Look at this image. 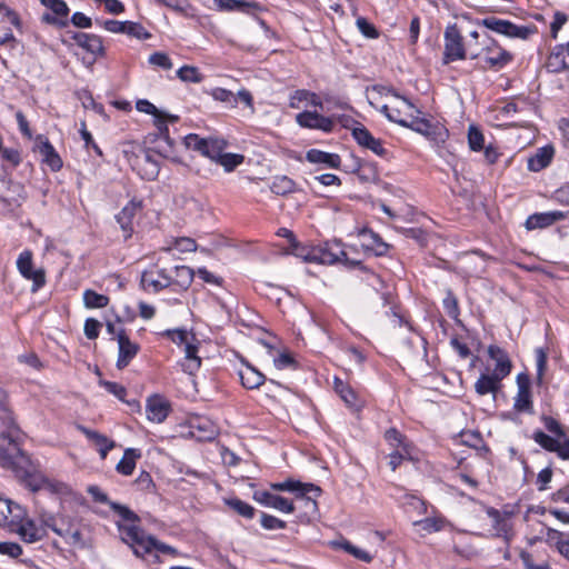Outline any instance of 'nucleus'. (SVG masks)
<instances>
[{"mask_svg": "<svg viewBox=\"0 0 569 569\" xmlns=\"http://www.w3.org/2000/svg\"><path fill=\"white\" fill-rule=\"evenodd\" d=\"M0 466L11 470L32 491L39 490L44 483L39 466L20 449V443H9L7 448L0 446Z\"/></svg>", "mask_w": 569, "mask_h": 569, "instance_id": "nucleus-1", "label": "nucleus"}, {"mask_svg": "<svg viewBox=\"0 0 569 569\" xmlns=\"http://www.w3.org/2000/svg\"><path fill=\"white\" fill-rule=\"evenodd\" d=\"M120 537L137 557L143 558L147 561L157 562L159 560V552L177 555L174 548L157 541L151 536H147L137 526H120Z\"/></svg>", "mask_w": 569, "mask_h": 569, "instance_id": "nucleus-2", "label": "nucleus"}, {"mask_svg": "<svg viewBox=\"0 0 569 569\" xmlns=\"http://www.w3.org/2000/svg\"><path fill=\"white\" fill-rule=\"evenodd\" d=\"M541 420L551 435L536 430L532 435L535 442L545 450L556 453L561 460H569V435L566 428L550 416H542Z\"/></svg>", "mask_w": 569, "mask_h": 569, "instance_id": "nucleus-3", "label": "nucleus"}, {"mask_svg": "<svg viewBox=\"0 0 569 569\" xmlns=\"http://www.w3.org/2000/svg\"><path fill=\"white\" fill-rule=\"evenodd\" d=\"M0 438L8 440V445L20 443L23 438L3 390H0Z\"/></svg>", "mask_w": 569, "mask_h": 569, "instance_id": "nucleus-4", "label": "nucleus"}, {"mask_svg": "<svg viewBox=\"0 0 569 569\" xmlns=\"http://www.w3.org/2000/svg\"><path fill=\"white\" fill-rule=\"evenodd\" d=\"M187 148L192 146L193 150L201 156L209 158L213 162L223 167L230 172L241 164L244 157L240 153L226 152L221 144H184Z\"/></svg>", "mask_w": 569, "mask_h": 569, "instance_id": "nucleus-5", "label": "nucleus"}, {"mask_svg": "<svg viewBox=\"0 0 569 569\" xmlns=\"http://www.w3.org/2000/svg\"><path fill=\"white\" fill-rule=\"evenodd\" d=\"M139 151L134 153L133 159H129L132 167L138 170L139 174L146 180H153L158 177L160 170V159L157 150L144 148L138 144Z\"/></svg>", "mask_w": 569, "mask_h": 569, "instance_id": "nucleus-6", "label": "nucleus"}, {"mask_svg": "<svg viewBox=\"0 0 569 569\" xmlns=\"http://www.w3.org/2000/svg\"><path fill=\"white\" fill-rule=\"evenodd\" d=\"M478 24L486 27L487 29L515 39H527L530 34L536 31V27L518 26L513 22L496 17H487L478 22Z\"/></svg>", "mask_w": 569, "mask_h": 569, "instance_id": "nucleus-7", "label": "nucleus"}, {"mask_svg": "<svg viewBox=\"0 0 569 569\" xmlns=\"http://www.w3.org/2000/svg\"><path fill=\"white\" fill-rule=\"evenodd\" d=\"M17 523L11 525L9 531L17 533L26 543H34L42 540L47 536L44 527L37 525L32 519L28 518L26 509L21 508V515Z\"/></svg>", "mask_w": 569, "mask_h": 569, "instance_id": "nucleus-8", "label": "nucleus"}, {"mask_svg": "<svg viewBox=\"0 0 569 569\" xmlns=\"http://www.w3.org/2000/svg\"><path fill=\"white\" fill-rule=\"evenodd\" d=\"M466 58L463 39L456 24L448 26L445 30L443 62L450 63Z\"/></svg>", "mask_w": 569, "mask_h": 569, "instance_id": "nucleus-9", "label": "nucleus"}, {"mask_svg": "<svg viewBox=\"0 0 569 569\" xmlns=\"http://www.w3.org/2000/svg\"><path fill=\"white\" fill-rule=\"evenodd\" d=\"M49 12L41 16L43 23L54 26L57 28H66L69 24L70 9L64 0H40Z\"/></svg>", "mask_w": 569, "mask_h": 569, "instance_id": "nucleus-10", "label": "nucleus"}, {"mask_svg": "<svg viewBox=\"0 0 569 569\" xmlns=\"http://www.w3.org/2000/svg\"><path fill=\"white\" fill-rule=\"evenodd\" d=\"M271 489L276 491H289L295 492L296 497L299 499H305L307 505H312L316 507V500L313 497H318L320 495V488L312 483H302L298 480L288 479L282 482L271 483Z\"/></svg>", "mask_w": 569, "mask_h": 569, "instance_id": "nucleus-11", "label": "nucleus"}, {"mask_svg": "<svg viewBox=\"0 0 569 569\" xmlns=\"http://www.w3.org/2000/svg\"><path fill=\"white\" fill-rule=\"evenodd\" d=\"M17 268L21 276L32 281V292L38 291L46 283V273L43 269L33 270L32 252L22 251L17 259Z\"/></svg>", "mask_w": 569, "mask_h": 569, "instance_id": "nucleus-12", "label": "nucleus"}, {"mask_svg": "<svg viewBox=\"0 0 569 569\" xmlns=\"http://www.w3.org/2000/svg\"><path fill=\"white\" fill-rule=\"evenodd\" d=\"M296 122L306 129L319 130L325 133H330L335 130V118L323 116L317 110H305L296 116Z\"/></svg>", "mask_w": 569, "mask_h": 569, "instance_id": "nucleus-13", "label": "nucleus"}, {"mask_svg": "<svg viewBox=\"0 0 569 569\" xmlns=\"http://www.w3.org/2000/svg\"><path fill=\"white\" fill-rule=\"evenodd\" d=\"M513 56L499 46L495 40L490 46L482 49V60L487 68L499 71L509 64Z\"/></svg>", "mask_w": 569, "mask_h": 569, "instance_id": "nucleus-14", "label": "nucleus"}, {"mask_svg": "<svg viewBox=\"0 0 569 569\" xmlns=\"http://www.w3.org/2000/svg\"><path fill=\"white\" fill-rule=\"evenodd\" d=\"M392 96L395 100L390 103V113H388V119L401 126H407L409 123V119L412 118V113L418 112V110L408 99L395 92Z\"/></svg>", "mask_w": 569, "mask_h": 569, "instance_id": "nucleus-15", "label": "nucleus"}, {"mask_svg": "<svg viewBox=\"0 0 569 569\" xmlns=\"http://www.w3.org/2000/svg\"><path fill=\"white\" fill-rule=\"evenodd\" d=\"M518 391L515 397L513 408L518 412H532V399L530 391V379L525 373L517 376Z\"/></svg>", "mask_w": 569, "mask_h": 569, "instance_id": "nucleus-16", "label": "nucleus"}, {"mask_svg": "<svg viewBox=\"0 0 569 569\" xmlns=\"http://www.w3.org/2000/svg\"><path fill=\"white\" fill-rule=\"evenodd\" d=\"M141 201L131 200L126 204L122 210L116 216L117 222L123 232L124 240L129 239L133 233V220L136 216L141 211Z\"/></svg>", "mask_w": 569, "mask_h": 569, "instance_id": "nucleus-17", "label": "nucleus"}, {"mask_svg": "<svg viewBox=\"0 0 569 569\" xmlns=\"http://www.w3.org/2000/svg\"><path fill=\"white\" fill-rule=\"evenodd\" d=\"M253 499L262 506L273 508L283 513H292L295 511L292 501L266 490L254 491Z\"/></svg>", "mask_w": 569, "mask_h": 569, "instance_id": "nucleus-18", "label": "nucleus"}, {"mask_svg": "<svg viewBox=\"0 0 569 569\" xmlns=\"http://www.w3.org/2000/svg\"><path fill=\"white\" fill-rule=\"evenodd\" d=\"M117 341L119 348L117 368L123 369L137 356L139 351V346L129 339L123 329L118 331Z\"/></svg>", "mask_w": 569, "mask_h": 569, "instance_id": "nucleus-19", "label": "nucleus"}, {"mask_svg": "<svg viewBox=\"0 0 569 569\" xmlns=\"http://www.w3.org/2000/svg\"><path fill=\"white\" fill-rule=\"evenodd\" d=\"M488 355L495 361L493 369H490L491 372L503 379L510 375L512 363L508 353L502 348L491 345L488 347Z\"/></svg>", "mask_w": 569, "mask_h": 569, "instance_id": "nucleus-20", "label": "nucleus"}, {"mask_svg": "<svg viewBox=\"0 0 569 569\" xmlns=\"http://www.w3.org/2000/svg\"><path fill=\"white\" fill-rule=\"evenodd\" d=\"M146 411L150 421L161 423L166 420L170 412V405L161 396L156 395L148 398Z\"/></svg>", "mask_w": 569, "mask_h": 569, "instance_id": "nucleus-21", "label": "nucleus"}, {"mask_svg": "<svg viewBox=\"0 0 569 569\" xmlns=\"http://www.w3.org/2000/svg\"><path fill=\"white\" fill-rule=\"evenodd\" d=\"M71 38L79 47L94 57H101L104 54V47L100 36L86 32H74Z\"/></svg>", "mask_w": 569, "mask_h": 569, "instance_id": "nucleus-22", "label": "nucleus"}, {"mask_svg": "<svg viewBox=\"0 0 569 569\" xmlns=\"http://www.w3.org/2000/svg\"><path fill=\"white\" fill-rule=\"evenodd\" d=\"M289 107L292 109H301L303 107L323 109V101L316 92L299 89L290 94Z\"/></svg>", "mask_w": 569, "mask_h": 569, "instance_id": "nucleus-23", "label": "nucleus"}, {"mask_svg": "<svg viewBox=\"0 0 569 569\" xmlns=\"http://www.w3.org/2000/svg\"><path fill=\"white\" fill-rule=\"evenodd\" d=\"M321 261L325 263L343 262L352 267L360 266V261L349 260L340 241L327 242L322 251Z\"/></svg>", "mask_w": 569, "mask_h": 569, "instance_id": "nucleus-24", "label": "nucleus"}, {"mask_svg": "<svg viewBox=\"0 0 569 569\" xmlns=\"http://www.w3.org/2000/svg\"><path fill=\"white\" fill-rule=\"evenodd\" d=\"M503 378L490 371L487 368V371L481 373L480 377L475 382V391L479 396H486L492 393L493 397L501 388V381Z\"/></svg>", "mask_w": 569, "mask_h": 569, "instance_id": "nucleus-25", "label": "nucleus"}, {"mask_svg": "<svg viewBox=\"0 0 569 569\" xmlns=\"http://www.w3.org/2000/svg\"><path fill=\"white\" fill-rule=\"evenodd\" d=\"M547 68L551 72H561L569 69V41L565 44H557L547 60Z\"/></svg>", "mask_w": 569, "mask_h": 569, "instance_id": "nucleus-26", "label": "nucleus"}, {"mask_svg": "<svg viewBox=\"0 0 569 569\" xmlns=\"http://www.w3.org/2000/svg\"><path fill=\"white\" fill-rule=\"evenodd\" d=\"M359 237L361 247L366 251H371L376 256H383L388 252L389 246L371 229H362L359 232Z\"/></svg>", "mask_w": 569, "mask_h": 569, "instance_id": "nucleus-27", "label": "nucleus"}, {"mask_svg": "<svg viewBox=\"0 0 569 569\" xmlns=\"http://www.w3.org/2000/svg\"><path fill=\"white\" fill-rule=\"evenodd\" d=\"M566 214L562 211H549L530 214L526 220V228L528 230L542 229L553 224L557 221L563 220Z\"/></svg>", "mask_w": 569, "mask_h": 569, "instance_id": "nucleus-28", "label": "nucleus"}, {"mask_svg": "<svg viewBox=\"0 0 569 569\" xmlns=\"http://www.w3.org/2000/svg\"><path fill=\"white\" fill-rule=\"evenodd\" d=\"M21 506L4 498H0V527L9 530L11 525L17 523L21 515Z\"/></svg>", "mask_w": 569, "mask_h": 569, "instance_id": "nucleus-29", "label": "nucleus"}, {"mask_svg": "<svg viewBox=\"0 0 569 569\" xmlns=\"http://www.w3.org/2000/svg\"><path fill=\"white\" fill-rule=\"evenodd\" d=\"M555 156V149L551 144H545L539 148L536 153L528 159V169L533 172H539L547 168Z\"/></svg>", "mask_w": 569, "mask_h": 569, "instance_id": "nucleus-30", "label": "nucleus"}, {"mask_svg": "<svg viewBox=\"0 0 569 569\" xmlns=\"http://www.w3.org/2000/svg\"><path fill=\"white\" fill-rule=\"evenodd\" d=\"M191 342H188L187 346L183 347L184 351V361L182 362V370L188 375H194L200 366L201 358L198 357V346L194 343L197 340L194 336H191Z\"/></svg>", "mask_w": 569, "mask_h": 569, "instance_id": "nucleus-31", "label": "nucleus"}, {"mask_svg": "<svg viewBox=\"0 0 569 569\" xmlns=\"http://www.w3.org/2000/svg\"><path fill=\"white\" fill-rule=\"evenodd\" d=\"M79 429L97 447L101 459H106L108 452L111 449H113L114 441L110 440L104 435H102L96 430H91L86 427H79Z\"/></svg>", "mask_w": 569, "mask_h": 569, "instance_id": "nucleus-32", "label": "nucleus"}, {"mask_svg": "<svg viewBox=\"0 0 569 569\" xmlns=\"http://www.w3.org/2000/svg\"><path fill=\"white\" fill-rule=\"evenodd\" d=\"M239 378L242 386L247 389L259 388L266 380L264 375L250 365H244V367L239 370Z\"/></svg>", "mask_w": 569, "mask_h": 569, "instance_id": "nucleus-33", "label": "nucleus"}, {"mask_svg": "<svg viewBox=\"0 0 569 569\" xmlns=\"http://www.w3.org/2000/svg\"><path fill=\"white\" fill-rule=\"evenodd\" d=\"M214 8L219 11H238L242 13H250L252 9L258 8L256 2H248L243 0H213Z\"/></svg>", "mask_w": 569, "mask_h": 569, "instance_id": "nucleus-34", "label": "nucleus"}, {"mask_svg": "<svg viewBox=\"0 0 569 569\" xmlns=\"http://www.w3.org/2000/svg\"><path fill=\"white\" fill-rule=\"evenodd\" d=\"M333 388L335 391L339 395L341 400L349 407L353 409H358L360 407L358 396L355 390L348 386L340 378L336 377L333 379Z\"/></svg>", "mask_w": 569, "mask_h": 569, "instance_id": "nucleus-35", "label": "nucleus"}, {"mask_svg": "<svg viewBox=\"0 0 569 569\" xmlns=\"http://www.w3.org/2000/svg\"><path fill=\"white\" fill-rule=\"evenodd\" d=\"M140 457V450L133 448L126 449L123 457L116 466V470L123 476H131Z\"/></svg>", "mask_w": 569, "mask_h": 569, "instance_id": "nucleus-36", "label": "nucleus"}, {"mask_svg": "<svg viewBox=\"0 0 569 569\" xmlns=\"http://www.w3.org/2000/svg\"><path fill=\"white\" fill-rule=\"evenodd\" d=\"M306 158L311 163H321L329 168H338L341 162L337 153H329L317 149L309 150Z\"/></svg>", "mask_w": 569, "mask_h": 569, "instance_id": "nucleus-37", "label": "nucleus"}, {"mask_svg": "<svg viewBox=\"0 0 569 569\" xmlns=\"http://www.w3.org/2000/svg\"><path fill=\"white\" fill-rule=\"evenodd\" d=\"M172 283V278L166 273V270H159L158 278H153L151 273L144 272L141 277L143 288H152L160 291Z\"/></svg>", "mask_w": 569, "mask_h": 569, "instance_id": "nucleus-38", "label": "nucleus"}, {"mask_svg": "<svg viewBox=\"0 0 569 569\" xmlns=\"http://www.w3.org/2000/svg\"><path fill=\"white\" fill-rule=\"evenodd\" d=\"M178 119V116L169 114L163 111H160L156 117H153V123L158 130L159 138L164 142H173L169 134L168 124L177 122Z\"/></svg>", "mask_w": 569, "mask_h": 569, "instance_id": "nucleus-39", "label": "nucleus"}, {"mask_svg": "<svg viewBox=\"0 0 569 569\" xmlns=\"http://www.w3.org/2000/svg\"><path fill=\"white\" fill-rule=\"evenodd\" d=\"M39 152L43 158V162L50 167L52 171H58L62 167V160L56 152L52 144H40Z\"/></svg>", "mask_w": 569, "mask_h": 569, "instance_id": "nucleus-40", "label": "nucleus"}, {"mask_svg": "<svg viewBox=\"0 0 569 569\" xmlns=\"http://www.w3.org/2000/svg\"><path fill=\"white\" fill-rule=\"evenodd\" d=\"M295 189H296L295 181L287 176L274 177L270 184L271 192H273L274 194H278V196L289 194V193L293 192Z\"/></svg>", "mask_w": 569, "mask_h": 569, "instance_id": "nucleus-41", "label": "nucleus"}, {"mask_svg": "<svg viewBox=\"0 0 569 569\" xmlns=\"http://www.w3.org/2000/svg\"><path fill=\"white\" fill-rule=\"evenodd\" d=\"M40 519H41V523H42L41 526L44 527L46 530H47V528H49L58 536L67 537V533L69 532V528H64V523H66L64 517L60 518L61 523H59L58 519L51 513H43V515H41Z\"/></svg>", "mask_w": 569, "mask_h": 569, "instance_id": "nucleus-42", "label": "nucleus"}, {"mask_svg": "<svg viewBox=\"0 0 569 569\" xmlns=\"http://www.w3.org/2000/svg\"><path fill=\"white\" fill-rule=\"evenodd\" d=\"M177 77L188 83H200L203 80V74L194 66L184 64L177 70Z\"/></svg>", "mask_w": 569, "mask_h": 569, "instance_id": "nucleus-43", "label": "nucleus"}, {"mask_svg": "<svg viewBox=\"0 0 569 569\" xmlns=\"http://www.w3.org/2000/svg\"><path fill=\"white\" fill-rule=\"evenodd\" d=\"M83 303L89 309L104 308L109 305V298L88 289L83 292Z\"/></svg>", "mask_w": 569, "mask_h": 569, "instance_id": "nucleus-44", "label": "nucleus"}, {"mask_svg": "<svg viewBox=\"0 0 569 569\" xmlns=\"http://www.w3.org/2000/svg\"><path fill=\"white\" fill-rule=\"evenodd\" d=\"M176 278L172 279V282H176L180 287H189L192 282L194 272L191 268L187 266H176L174 267Z\"/></svg>", "mask_w": 569, "mask_h": 569, "instance_id": "nucleus-45", "label": "nucleus"}, {"mask_svg": "<svg viewBox=\"0 0 569 569\" xmlns=\"http://www.w3.org/2000/svg\"><path fill=\"white\" fill-rule=\"evenodd\" d=\"M469 150L482 153L488 163H495L499 156V152L493 144H469Z\"/></svg>", "mask_w": 569, "mask_h": 569, "instance_id": "nucleus-46", "label": "nucleus"}, {"mask_svg": "<svg viewBox=\"0 0 569 569\" xmlns=\"http://www.w3.org/2000/svg\"><path fill=\"white\" fill-rule=\"evenodd\" d=\"M163 336L168 337L173 343L178 346H187L188 342H191V337L186 329H168L163 333Z\"/></svg>", "mask_w": 569, "mask_h": 569, "instance_id": "nucleus-47", "label": "nucleus"}, {"mask_svg": "<svg viewBox=\"0 0 569 569\" xmlns=\"http://www.w3.org/2000/svg\"><path fill=\"white\" fill-rule=\"evenodd\" d=\"M446 521L441 518H426L415 522V526H419L426 532H437L445 527Z\"/></svg>", "mask_w": 569, "mask_h": 569, "instance_id": "nucleus-48", "label": "nucleus"}, {"mask_svg": "<svg viewBox=\"0 0 569 569\" xmlns=\"http://www.w3.org/2000/svg\"><path fill=\"white\" fill-rule=\"evenodd\" d=\"M124 34L137 38L139 40H147L151 38V34L144 29V27L141 23L133 21H127Z\"/></svg>", "mask_w": 569, "mask_h": 569, "instance_id": "nucleus-49", "label": "nucleus"}, {"mask_svg": "<svg viewBox=\"0 0 569 569\" xmlns=\"http://www.w3.org/2000/svg\"><path fill=\"white\" fill-rule=\"evenodd\" d=\"M228 505L244 518L251 519L254 516V508L240 499H230Z\"/></svg>", "mask_w": 569, "mask_h": 569, "instance_id": "nucleus-50", "label": "nucleus"}, {"mask_svg": "<svg viewBox=\"0 0 569 569\" xmlns=\"http://www.w3.org/2000/svg\"><path fill=\"white\" fill-rule=\"evenodd\" d=\"M411 128L412 130L423 134L429 138L431 134V123L425 119H419L412 114V118L409 119V123L406 126Z\"/></svg>", "mask_w": 569, "mask_h": 569, "instance_id": "nucleus-51", "label": "nucleus"}, {"mask_svg": "<svg viewBox=\"0 0 569 569\" xmlns=\"http://www.w3.org/2000/svg\"><path fill=\"white\" fill-rule=\"evenodd\" d=\"M410 457V446L403 445L402 449H395L389 455V466L391 470H396L397 467L402 462L403 459Z\"/></svg>", "mask_w": 569, "mask_h": 569, "instance_id": "nucleus-52", "label": "nucleus"}, {"mask_svg": "<svg viewBox=\"0 0 569 569\" xmlns=\"http://www.w3.org/2000/svg\"><path fill=\"white\" fill-rule=\"evenodd\" d=\"M488 516L493 520L495 528L498 531V535H507L510 527L508 522L502 518L501 513L493 508H489L487 511Z\"/></svg>", "mask_w": 569, "mask_h": 569, "instance_id": "nucleus-53", "label": "nucleus"}, {"mask_svg": "<svg viewBox=\"0 0 569 569\" xmlns=\"http://www.w3.org/2000/svg\"><path fill=\"white\" fill-rule=\"evenodd\" d=\"M442 305H443V308H445L447 315L450 318H452V319L458 318V316L460 313L458 300L451 291L447 292V296L443 298Z\"/></svg>", "mask_w": 569, "mask_h": 569, "instance_id": "nucleus-54", "label": "nucleus"}, {"mask_svg": "<svg viewBox=\"0 0 569 569\" xmlns=\"http://www.w3.org/2000/svg\"><path fill=\"white\" fill-rule=\"evenodd\" d=\"M100 386H102L109 393L113 395L120 401H126L127 389L122 385L113 381L101 380Z\"/></svg>", "mask_w": 569, "mask_h": 569, "instance_id": "nucleus-55", "label": "nucleus"}, {"mask_svg": "<svg viewBox=\"0 0 569 569\" xmlns=\"http://www.w3.org/2000/svg\"><path fill=\"white\" fill-rule=\"evenodd\" d=\"M149 63L156 67H159L163 70H170L173 67V63L170 57L164 52H153L149 57Z\"/></svg>", "mask_w": 569, "mask_h": 569, "instance_id": "nucleus-56", "label": "nucleus"}, {"mask_svg": "<svg viewBox=\"0 0 569 569\" xmlns=\"http://www.w3.org/2000/svg\"><path fill=\"white\" fill-rule=\"evenodd\" d=\"M110 508L114 512H117L124 521H128L131 523H134L136 521H138V516L126 506H122L117 502H111ZM120 526H122V525L119 523V527ZM131 526H134V525H131Z\"/></svg>", "mask_w": 569, "mask_h": 569, "instance_id": "nucleus-57", "label": "nucleus"}, {"mask_svg": "<svg viewBox=\"0 0 569 569\" xmlns=\"http://www.w3.org/2000/svg\"><path fill=\"white\" fill-rule=\"evenodd\" d=\"M385 439L390 446L395 447V449H402L403 445H408L406 438L396 428L388 429L385 432Z\"/></svg>", "mask_w": 569, "mask_h": 569, "instance_id": "nucleus-58", "label": "nucleus"}, {"mask_svg": "<svg viewBox=\"0 0 569 569\" xmlns=\"http://www.w3.org/2000/svg\"><path fill=\"white\" fill-rule=\"evenodd\" d=\"M260 523L267 530L284 529L287 526L283 520L268 513L261 515Z\"/></svg>", "mask_w": 569, "mask_h": 569, "instance_id": "nucleus-59", "label": "nucleus"}, {"mask_svg": "<svg viewBox=\"0 0 569 569\" xmlns=\"http://www.w3.org/2000/svg\"><path fill=\"white\" fill-rule=\"evenodd\" d=\"M97 23L111 33H126L127 21L108 19L104 21L97 20Z\"/></svg>", "mask_w": 569, "mask_h": 569, "instance_id": "nucleus-60", "label": "nucleus"}, {"mask_svg": "<svg viewBox=\"0 0 569 569\" xmlns=\"http://www.w3.org/2000/svg\"><path fill=\"white\" fill-rule=\"evenodd\" d=\"M0 555L8 556L10 558H18L22 555V548L17 542L0 541Z\"/></svg>", "mask_w": 569, "mask_h": 569, "instance_id": "nucleus-61", "label": "nucleus"}, {"mask_svg": "<svg viewBox=\"0 0 569 569\" xmlns=\"http://www.w3.org/2000/svg\"><path fill=\"white\" fill-rule=\"evenodd\" d=\"M351 133L356 142H378L360 122L352 128Z\"/></svg>", "mask_w": 569, "mask_h": 569, "instance_id": "nucleus-62", "label": "nucleus"}, {"mask_svg": "<svg viewBox=\"0 0 569 569\" xmlns=\"http://www.w3.org/2000/svg\"><path fill=\"white\" fill-rule=\"evenodd\" d=\"M101 323L93 319L88 318L84 322V335L88 339L93 340L97 339L100 332Z\"/></svg>", "mask_w": 569, "mask_h": 569, "instance_id": "nucleus-63", "label": "nucleus"}, {"mask_svg": "<svg viewBox=\"0 0 569 569\" xmlns=\"http://www.w3.org/2000/svg\"><path fill=\"white\" fill-rule=\"evenodd\" d=\"M356 23L358 29L365 37L370 39H375L378 37V31L376 30L373 24H371L367 19L358 18Z\"/></svg>", "mask_w": 569, "mask_h": 569, "instance_id": "nucleus-64", "label": "nucleus"}]
</instances>
